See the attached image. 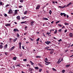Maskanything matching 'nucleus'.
I'll list each match as a JSON object with an SVG mask.
<instances>
[{
    "label": "nucleus",
    "mask_w": 73,
    "mask_h": 73,
    "mask_svg": "<svg viewBox=\"0 0 73 73\" xmlns=\"http://www.w3.org/2000/svg\"><path fill=\"white\" fill-rule=\"evenodd\" d=\"M70 64L66 65V68H69V66H70Z\"/></svg>",
    "instance_id": "nucleus-17"
},
{
    "label": "nucleus",
    "mask_w": 73,
    "mask_h": 73,
    "mask_svg": "<svg viewBox=\"0 0 73 73\" xmlns=\"http://www.w3.org/2000/svg\"><path fill=\"white\" fill-rule=\"evenodd\" d=\"M69 17V15H67V18H68Z\"/></svg>",
    "instance_id": "nucleus-64"
},
{
    "label": "nucleus",
    "mask_w": 73,
    "mask_h": 73,
    "mask_svg": "<svg viewBox=\"0 0 73 73\" xmlns=\"http://www.w3.org/2000/svg\"><path fill=\"white\" fill-rule=\"evenodd\" d=\"M52 70L54 71H56V69H54V68H52Z\"/></svg>",
    "instance_id": "nucleus-44"
},
{
    "label": "nucleus",
    "mask_w": 73,
    "mask_h": 73,
    "mask_svg": "<svg viewBox=\"0 0 73 73\" xmlns=\"http://www.w3.org/2000/svg\"><path fill=\"white\" fill-rule=\"evenodd\" d=\"M41 57V56H36V58H40Z\"/></svg>",
    "instance_id": "nucleus-37"
},
{
    "label": "nucleus",
    "mask_w": 73,
    "mask_h": 73,
    "mask_svg": "<svg viewBox=\"0 0 73 73\" xmlns=\"http://www.w3.org/2000/svg\"><path fill=\"white\" fill-rule=\"evenodd\" d=\"M5 25L6 27H9L11 25L10 24L7 23V24H6Z\"/></svg>",
    "instance_id": "nucleus-15"
},
{
    "label": "nucleus",
    "mask_w": 73,
    "mask_h": 73,
    "mask_svg": "<svg viewBox=\"0 0 73 73\" xmlns=\"http://www.w3.org/2000/svg\"><path fill=\"white\" fill-rule=\"evenodd\" d=\"M9 6V4H7L5 5V7H6V8H7V7H8Z\"/></svg>",
    "instance_id": "nucleus-31"
},
{
    "label": "nucleus",
    "mask_w": 73,
    "mask_h": 73,
    "mask_svg": "<svg viewBox=\"0 0 73 73\" xmlns=\"http://www.w3.org/2000/svg\"><path fill=\"white\" fill-rule=\"evenodd\" d=\"M8 13L9 14H12V13H13V11L11 9H10Z\"/></svg>",
    "instance_id": "nucleus-1"
},
{
    "label": "nucleus",
    "mask_w": 73,
    "mask_h": 73,
    "mask_svg": "<svg viewBox=\"0 0 73 73\" xmlns=\"http://www.w3.org/2000/svg\"><path fill=\"white\" fill-rule=\"evenodd\" d=\"M62 31V30H61V29H60L59 30H58L59 32H61Z\"/></svg>",
    "instance_id": "nucleus-47"
},
{
    "label": "nucleus",
    "mask_w": 73,
    "mask_h": 73,
    "mask_svg": "<svg viewBox=\"0 0 73 73\" xmlns=\"http://www.w3.org/2000/svg\"><path fill=\"white\" fill-rule=\"evenodd\" d=\"M40 5H38L36 7V10L39 9H40Z\"/></svg>",
    "instance_id": "nucleus-11"
},
{
    "label": "nucleus",
    "mask_w": 73,
    "mask_h": 73,
    "mask_svg": "<svg viewBox=\"0 0 73 73\" xmlns=\"http://www.w3.org/2000/svg\"><path fill=\"white\" fill-rule=\"evenodd\" d=\"M58 42H60V41H62V39H60L59 40H58Z\"/></svg>",
    "instance_id": "nucleus-46"
},
{
    "label": "nucleus",
    "mask_w": 73,
    "mask_h": 73,
    "mask_svg": "<svg viewBox=\"0 0 73 73\" xmlns=\"http://www.w3.org/2000/svg\"><path fill=\"white\" fill-rule=\"evenodd\" d=\"M42 69H39V72H41V71H42Z\"/></svg>",
    "instance_id": "nucleus-39"
},
{
    "label": "nucleus",
    "mask_w": 73,
    "mask_h": 73,
    "mask_svg": "<svg viewBox=\"0 0 73 73\" xmlns=\"http://www.w3.org/2000/svg\"><path fill=\"white\" fill-rule=\"evenodd\" d=\"M8 47V44H6L5 46H4L3 47V48L4 49H7Z\"/></svg>",
    "instance_id": "nucleus-3"
},
{
    "label": "nucleus",
    "mask_w": 73,
    "mask_h": 73,
    "mask_svg": "<svg viewBox=\"0 0 73 73\" xmlns=\"http://www.w3.org/2000/svg\"><path fill=\"white\" fill-rule=\"evenodd\" d=\"M35 69H38V67H35Z\"/></svg>",
    "instance_id": "nucleus-42"
},
{
    "label": "nucleus",
    "mask_w": 73,
    "mask_h": 73,
    "mask_svg": "<svg viewBox=\"0 0 73 73\" xmlns=\"http://www.w3.org/2000/svg\"><path fill=\"white\" fill-rule=\"evenodd\" d=\"M50 33H48V32L47 33H46V35H48V34H50Z\"/></svg>",
    "instance_id": "nucleus-59"
},
{
    "label": "nucleus",
    "mask_w": 73,
    "mask_h": 73,
    "mask_svg": "<svg viewBox=\"0 0 73 73\" xmlns=\"http://www.w3.org/2000/svg\"><path fill=\"white\" fill-rule=\"evenodd\" d=\"M17 40V38H15V39L13 40V42H16V41Z\"/></svg>",
    "instance_id": "nucleus-24"
},
{
    "label": "nucleus",
    "mask_w": 73,
    "mask_h": 73,
    "mask_svg": "<svg viewBox=\"0 0 73 73\" xmlns=\"http://www.w3.org/2000/svg\"><path fill=\"white\" fill-rule=\"evenodd\" d=\"M4 16H5V17H7V14H5Z\"/></svg>",
    "instance_id": "nucleus-52"
},
{
    "label": "nucleus",
    "mask_w": 73,
    "mask_h": 73,
    "mask_svg": "<svg viewBox=\"0 0 73 73\" xmlns=\"http://www.w3.org/2000/svg\"><path fill=\"white\" fill-rule=\"evenodd\" d=\"M27 11H25V12L24 13V15H26L27 13Z\"/></svg>",
    "instance_id": "nucleus-34"
},
{
    "label": "nucleus",
    "mask_w": 73,
    "mask_h": 73,
    "mask_svg": "<svg viewBox=\"0 0 73 73\" xmlns=\"http://www.w3.org/2000/svg\"><path fill=\"white\" fill-rule=\"evenodd\" d=\"M47 35H48V36H51V34H47Z\"/></svg>",
    "instance_id": "nucleus-55"
},
{
    "label": "nucleus",
    "mask_w": 73,
    "mask_h": 73,
    "mask_svg": "<svg viewBox=\"0 0 73 73\" xmlns=\"http://www.w3.org/2000/svg\"><path fill=\"white\" fill-rule=\"evenodd\" d=\"M33 68H31V67H30V68H29V71H32V70H33Z\"/></svg>",
    "instance_id": "nucleus-18"
},
{
    "label": "nucleus",
    "mask_w": 73,
    "mask_h": 73,
    "mask_svg": "<svg viewBox=\"0 0 73 73\" xmlns=\"http://www.w3.org/2000/svg\"><path fill=\"white\" fill-rule=\"evenodd\" d=\"M60 23V21H58L56 22V24H58V23Z\"/></svg>",
    "instance_id": "nucleus-51"
},
{
    "label": "nucleus",
    "mask_w": 73,
    "mask_h": 73,
    "mask_svg": "<svg viewBox=\"0 0 73 73\" xmlns=\"http://www.w3.org/2000/svg\"><path fill=\"white\" fill-rule=\"evenodd\" d=\"M53 50H51L50 52V54H52V53H53Z\"/></svg>",
    "instance_id": "nucleus-28"
},
{
    "label": "nucleus",
    "mask_w": 73,
    "mask_h": 73,
    "mask_svg": "<svg viewBox=\"0 0 73 73\" xmlns=\"http://www.w3.org/2000/svg\"><path fill=\"white\" fill-rule=\"evenodd\" d=\"M67 32V30H65L64 31V33H66Z\"/></svg>",
    "instance_id": "nucleus-57"
},
{
    "label": "nucleus",
    "mask_w": 73,
    "mask_h": 73,
    "mask_svg": "<svg viewBox=\"0 0 73 73\" xmlns=\"http://www.w3.org/2000/svg\"><path fill=\"white\" fill-rule=\"evenodd\" d=\"M15 46H13L10 49H9V51L10 52L12 51V50H13V49H15Z\"/></svg>",
    "instance_id": "nucleus-2"
},
{
    "label": "nucleus",
    "mask_w": 73,
    "mask_h": 73,
    "mask_svg": "<svg viewBox=\"0 0 73 73\" xmlns=\"http://www.w3.org/2000/svg\"><path fill=\"white\" fill-rule=\"evenodd\" d=\"M47 50H51V49H47Z\"/></svg>",
    "instance_id": "nucleus-61"
},
{
    "label": "nucleus",
    "mask_w": 73,
    "mask_h": 73,
    "mask_svg": "<svg viewBox=\"0 0 73 73\" xmlns=\"http://www.w3.org/2000/svg\"><path fill=\"white\" fill-rule=\"evenodd\" d=\"M51 42L50 41H47L46 42H45V43L46 44H47V45H49L50 43Z\"/></svg>",
    "instance_id": "nucleus-9"
},
{
    "label": "nucleus",
    "mask_w": 73,
    "mask_h": 73,
    "mask_svg": "<svg viewBox=\"0 0 73 73\" xmlns=\"http://www.w3.org/2000/svg\"><path fill=\"white\" fill-rule=\"evenodd\" d=\"M72 3L70 2L66 5V7H68V6H69L70 5H72Z\"/></svg>",
    "instance_id": "nucleus-13"
},
{
    "label": "nucleus",
    "mask_w": 73,
    "mask_h": 73,
    "mask_svg": "<svg viewBox=\"0 0 73 73\" xmlns=\"http://www.w3.org/2000/svg\"><path fill=\"white\" fill-rule=\"evenodd\" d=\"M17 59V57H14L13 58V60H16Z\"/></svg>",
    "instance_id": "nucleus-27"
},
{
    "label": "nucleus",
    "mask_w": 73,
    "mask_h": 73,
    "mask_svg": "<svg viewBox=\"0 0 73 73\" xmlns=\"http://www.w3.org/2000/svg\"><path fill=\"white\" fill-rule=\"evenodd\" d=\"M45 60H46V61H48V59H47V58H45Z\"/></svg>",
    "instance_id": "nucleus-62"
},
{
    "label": "nucleus",
    "mask_w": 73,
    "mask_h": 73,
    "mask_svg": "<svg viewBox=\"0 0 73 73\" xmlns=\"http://www.w3.org/2000/svg\"><path fill=\"white\" fill-rule=\"evenodd\" d=\"M60 15L61 16H63H63H64V17H66V14H65V13H61L60 14Z\"/></svg>",
    "instance_id": "nucleus-7"
},
{
    "label": "nucleus",
    "mask_w": 73,
    "mask_h": 73,
    "mask_svg": "<svg viewBox=\"0 0 73 73\" xmlns=\"http://www.w3.org/2000/svg\"><path fill=\"white\" fill-rule=\"evenodd\" d=\"M17 19V20H20V16H18L16 17Z\"/></svg>",
    "instance_id": "nucleus-12"
},
{
    "label": "nucleus",
    "mask_w": 73,
    "mask_h": 73,
    "mask_svg": "<svg viewBox=\"0 0 73 73\" xmlns=\"http://www.w3.org/2000/svg\"><path fill=\"white\" fill-rule=\"evenodd\" d=\"M60 60H59L57 62V63L58 64H60Z\"/></svg>",
    "instance_id": "nucleus-45"
},
{
    "label": "nucleus",
    "mask_w": 73,
    "mask_h": 73,
    "mask_svg": "<svg viewBox=\"0 0 73 73\" xmlns=\"http://www.w3.org/2000/svg\"><path fill=\"white\" fill-rule=\"evenodd\" d=\"M13 31H14V32H16V31H17V32H19V30H18V29H14L13 30Z\"/></svg>",
    "instance_id": "nucleus-4"
},
{
    "label": "nucleus",
    "mask_w": 73,
    "mask_h": 73,
    "mask_svg": "<svg viewBox=\"0 0 73 73\" xmlns=\"http://www.w3.org/2000/svg\"><path fill=\"white\" fill-rule=\"evenodd\" d=\"M27 28H28V27H25V29H26Z\"/></svg>",
    "instance_id": "nucleus-63"
},
{
    "label": "nucleus",
    "mask_w": 73,
    "mask_h": 73,
    "mask_svg": "<svg viewBox=\"0 0 73 73\" xmlns=\"http://www.w3.org/2000/svg\"><path fill=\"white\" fill-rule=\"evenodd\" d=\"M57 30L56 29L55 30V31L54 32V34H56V33H57Z\"/></svg>",
    "instance_id": "nucleus-29"
},
{
    "label": "nucleus",
    "mask_w": 73,
    "mask_h": 73,
    "mask_svg": "<svg viewBox=\"0 0 73 73\" xmlns=\"http://www.w3.org/2000/svg\"><path fill=\"white\" fill-rule=\"evenodd\" d=\"M69 35L70 37H73V34L72 33H70L69 34Z\"/></svg>",
    "instance_id": "nucleus-6"
},
{
    "label": "nucleus",
    "mask_w": 73,
    "mask_h": 73,
    "mask_svg": "<svg viewBox=\"0 0 73 73\" xmlns=\"http://www.w3.org/2000/svg\"><path fill=\"white\" fill-rule=\"evenodd\" d=\"M58 26H59V27H62V25H60V24H59L58 25Z\"/></svg>",
    "instance_id": "nucleus-50"
},
{
    "label": "nucleus",
    "mask_w": 73,
    "mask_h": 73,
    "mask_svg": "<svg viewBox=\"0 0 73 73\" xmlns=\"http://www.w3.org/2000/svg\"><path fill=\"white\" fill-rule=\"evenodd\" d=\"M25 0H20V2H21V3H23V2H24V1Z\"/></svg>",
    "instance_id": "nucleus-30"
},
{
    "label": "nucleus",
    "mask_w": 73,
    "mask_h": 73,
    "mask_svg": "<svg viewBox=\"0 0 73 73\" xmlns=\"http://www.w3.org/2000/svg\"><path fill=\"white\" fill-rule=\"evenodd\" d=\"M27 34V33H24V35H26Z\"/></svg>",
    "instance_id": "nucleus-56"
},
{
    "label": "nucleus",
    "mask_w": 73,
    "mask_h": 73,
    "mask_svg": "<svg viewBox=\"0 0 73 73\" xmlns=\"http://www.w3.org/2000/svg\"><path fill=\"white\" fill-rule=\"evenodd\" d=\"M65 72V70H63L62 71V73H64V72Z\"/></svg>",
    "instance_id": "nucleus-38"
},
{
    "label": "nucleus",
    "mask_w": 73,
    "mask_h": 73,
    "mask_svg": "<svg viewBox=\"0 0 73 73\" xmlns=\"http://www.w3.org/2000/svg\"><path fill=\"white\" fill-rule=\"evenodd\" d=\"M49 13H50V15H51V13H52V11L50 10Z\"/></svg>",
    "instance_id": "nucleus-41"
},
{
    "label": "nucleus",
    "mask_w": 73,
    "mask_h": 73,
    "mask_svg": "<svg viewBox=\"0 0 73 73\" xmlns=\"http://www.w3.org/2000/svg\"><path fill=\"white\" fill-rule=\"evenodd\" d=\"M30 63H31V64L32 65H34V63H33V62H32V61H30Z\"/></svg>",
    "instance_id": "nucleus-23"
},
{
    "label": "nucleus",
    "mask_w": 73,
    "mask_h": 73,
    "mask_svg": "<svg viewBox=\"0 0 73 73\" xmlns=\"http://www.w3.org/2000/svg\"><path fill=\"white\" fill-rule=\"evenodd\" d=\"M59 8H64L65 7H66V5H64V6L61 7L60 6H59Z\"/></svg>",
    "instance_id": "nucleus-16"
},
{
    "label": "nucleus",
    "mask_w": 73,
    "mask_h": 73,
    "mask_svg": "<svg viewBox=\"0 0 73 73\" xmlns=\"http://www.w3.org/2000/svg\"><path fill=\"white\" fill-rule=\"evenodd\" d=\"M3 48V46L1 44L0 45V49H2Z\"/></svg>",
    "instance_id": "nucleus-19"
},
{
    "label": "nucleus",
    "mask_w": 73,
    "mask_h": 73,
    "mask_svg": "<svg viewBox=\"0 0 73 73\" xmlns=\"http://www.w3.org/2000/svg\"><path fill=\"white\" fill-rule=\"evenodd\" d=\"M17 12H18L17 10H16L15 11L14 16L17 14Z\"/></svg>",
    "instance_id": "nucleus-8"
},
{
    "label": "nucleus",
    "mask_w": 73,
    "mask_h": 73,
    "mask_svg": "<svg viewBox=\"0 0 73 73\" xmlns=\"http://www.w3.org/2000/svg\"><path fill=\"white\" fill-rule=\"evenodd\" d=\"M64 24L65 25H69V23H64Z\"/></svg>",
    "instance_id": "nucleus-26"
},
{
    "label": "nucleus",
    "mask_w": 73,
    "mask_h": 73,
    "mask_svg": "<svg viewBox=\"0 0 73 73\" xmlns=\"http://www.w3.org/2000/svg\"><path fill=\"white\" fill-rule=\"evenodd\" d=\"M27 61V59H23V61Z\"/></svg>",
    "instance_id": "nucleus-40"
},
{
    "label": "nucleus",
    "mask_w": 73,
    "mask_h": 73,
    "mask_svg": "<svg viewBox=\"0 0 73 73\" xmlns=\"http://www.w3.org/2000/svg\"><path fill=\"white\" fill-rule=\"evenodd\" d=\"M11 69H15V65H12L11 67Z\"/></svg>",
    "instance_id": "nucleus-5"
},
{
    "label": "nucleus",
    "mask_w": 73,
    "mask_h": 73,
    "mask_svg": "<svg viewBox=\"0 0 73 73\" xmlns=\"http://www.w3.org/2000/svg\"><path fill=\"white\" fill-rule=\"evenodd\" d=\"M0 44H1V45H4V44L3 42H1L0 43Z\"/></svg>",
    "instance_id": "nucleus-54"
},
{
    "label": "nucleus",
    "mask_w": 73,
    "mask_h": 73,
    "mask_svg": "<svg viewBox=\"0 0 73 73\" xmlns=\"http://www.w3.org/2000/svg\"><path fill=\"white\" fill-rule=\"evenodd\" d=\"M43 19L45 20H48V19L46 18H43Z\"/></svg>",
    "instance_id": "nucleus-21"
},
{
    "label": "nucleus",
    "mask_w": 73,
    "mask_h": 73,
    "mask_svg": "<svg viewBox=\"0 0 73 73\" xmlns=\"http://www.w3.org/2000/svg\"><path fill=\"white\" fill-rule=\"evenodd\" d=\"M52 31L53 32L54 31V29H52V30H50V32H52Z\"/></svg>",
    "instance_id": "nucleus-35"
},
{
    "label": "nucleus",
    "mask_w": 73,
    "mask_h": 73,
    "mask_svg": "<svg viewBox=\"0 0 73 73\" xmlns=\"http://www.w3.org/2000/svg\"><path fill=\"white\" fill-rule=\"evenodd\" d=\"M38 65H39V66H40V67H41V68H42V67H43V66H42V65L41 64H39Z\"/></svg>",
    "instance_id": "nucleus-25"
},
{
    "label": "nucleus",
    "mask_w": 73,
    "mask_h": 73,
    "mask_svg": "<svg viewBox=\"0 0 73 73\" xmlns=\"http://www.w3.org/2000/svg\"><path fill=\"white\" fill-rule=\"evenodd\" d=\"M19 49H21V42H20L19 43Z\"/></svg>",
    "instance_id": "nucleus-10"
},
{
    "label": "nucleus",
    "mask_w": 73,
    "mask_h": 73,
    "mask_svg": "<svg viewBox=\"0 0 73 73\" xmlns=\"http://www.w3.org/2000/svg\"><path fill=\"white\" fill-rule=\"evenodd\" d=\"M27 22V21H25V22H21V24H24V23H26Z\"/></svg>",
    "instance_id": "nucleus-36"
},
{
    "label": "nucleus",
    "mask_w": 73,
    "mask_h": 73,
    "mask_svg": "<svg viewBox=\"0 0 73 73\" xmlns=\"http://www.w3.org/2000/svg\"><path fill=\"white\" fill-rule=\"evenodd\" d=\"M17 66H19V67H20V66L19 65H17Z\"/></svg>",
    "instance_id": "nucleus-60"
},
{
    "label": "nucleus",
    "mask_w": 73,
    "mask_h": 73,
    "mask_svg": "<svg viewBox=\"0 0 73 73\" xmlns=\"http://www.w3.org/2000/svg\"><path fill=\"white\" fill-rule=\"evenodd\" d=\"M17 37H20V35L19 34V33H17Z\"/></svg>",
    "instance_id": "nucleus-22"
},
{
    "label": "nucleus",
    "mask_w": 73,
    "mask_h": 73,
    "mask_svg": "<svg viewBox=\"0 0 73 73\" xmlns=\"http://www.w3.org/2000/svg\"><path fill=\"white\" fill-rule=\"evenodd\" d=\"M39 40H40V38H38V39H37L36 40V41H39Z\"/></svg>",
    "instance_id": "nucleus-43"
},
{
    "label": "nucleus",
    "mask_w": 73,
    "mask_h": 73,
    "mask_svg": "<svg viewBox=\"0 0 73 73\" xmlns=\"http://www.w3.org/2000/svg\"><path fill=\"white\" fill-rule=\"evenodd\" d=\"M30 40H31V41H33V39L31 38H30Z\"/></svg>",
    "instance_id": "nucleus-53"
},
{
    "label": "nucleus",
    "mask_w": 73,
    "mask_h": 73,
    "mask_svg": "<svg viewBox=\"0 0 73 73\" xmlns=\"http://www.w3.org/2000/svg\"><path fill=\"white\" fill-rule=\"evenodd\" d=\"M49 47L48 46H47L44 48L45 49H49Z\"/></svg>",
    "instance_id": "nucleus-33"
},
{
    "label": "nucleus",
    "mask_w": 73,
    "mask_h": 73,
    "mask_svg": "<svg viewBox=\"0 0 73 73\" xmlns=\"http://www.w3.org/2000/svg\"><path fill=\"white\" fill-rule=\"evenodd\" d=\"M9 40L10 41V42H12L13 40H12V38H9Z\"/></svg>",
    "instance_id": "nucleus-20"
},
{
    "label": "nucleus",
    "mask_w": 73,
    "mask_h": 73,
    "mask_svg": "<svg viewBox=\"0 0 73 73\" xmlns=\"http://www.w3.org/2000/svg\"><path fill=\"white\" fill-rule=\"evenodd\" d=\"M34 22L32 21L30 23L31 25L32 26H33V25H34Z\"/></svg>",
    "instance_id": "nucleus-14"
},
{
    "label": "nucleus",
    "mask_w": 73,
    "mask_h": 73,
    "mask_svg": "<svg viewBox=\"0 0 73 73\" xmlns=\"http://www.w3.org/2000/svg\"><path fill=\"white\" fill-rule=\"evenodd\" d=\"M22 48L23 49H25V48H24V47L23 46H22Z\"/></svg>",
    "instance_id": "nucleus-58"
},
{
    "label": "nucleus",
    "mask_w": 73,
    "mask_h": 73,
    "mask_svg": "<svg viewBox=\"0 0 73 73\" xmlns=\"http://www.w3.org/2000/svg\"><path fill=\"white\" fill-rule=\"evenodd\" d=\"M23 7V6H20L19 7V8H22V7Z\"/></svg>",
    "instance_id": "nucleus-48"
},
{
    "label": "nucleus",
    "mask_w": 73,
    "mask_h": 73,
    "mask_svg": "<svg viewBox=\"0 0 73 73\" xmlns=\"http://www.w3.org/2000/svg\"><path fill=\"white\" fill-rule=\"evenodd\" d=\"M0 5H3V2L1 1L0 2Z\"/></svg>",
    "instance_id": "nucleus-32"
},
{
    "label": "nucleus",
    "mask_w": 73,
    "mask_h": 73,
    "mask_svg": "<svg viewBox=\"0 0 73 73\" xmlns=\"http://www.w3.org/2000/svg\"><path fill=\"white\" fill-rule=\"evenodd\" d=\"M65 28V26H64L62 28V29H63L64 28Z\"/></svg>",
    "instance_id": "nucleus-49"
}]
</instances>
